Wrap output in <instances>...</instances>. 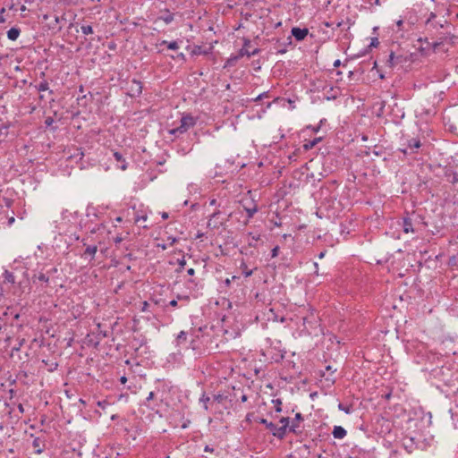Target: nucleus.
Masks as SVG:
<instances>
[{"instance_id":"nucleus-1","label":"nucleus","mask_w":458,"mask_h":458,"mask_svg":"<svg viewBox=\"0 0 458 458\" xmlns=\"http://www.w3.org/2000/svg\"><path fill=\"white\" fill-rule=\"evenodd\" d=\"M196 123V119L191 114H185L181 118L180 125L176 128L169 130V133L178 137L185 133L190 128L193 127Z\"/></svg>"},{"instance_id":"nucleus-2","label":"nucleus","mask_w":458,"mask_h":458,"mask_svg":"<svg viewBox=\"0 0 458 458\" xmlns=\"http://www.w3.org/2000/svg\"><path fill=\"white\" fill-rule=\"evenodd\" d=\"M280 423L282 424L278 429H276V433H275V437L283 439L286 435L287 428L290 429V420L288 417H283L280 420Z\"/></svg>"},{"instance_id":"nucleus-3","label":"nucleus","mask_w":458,"mask_h":458,"mask_svg":"<svg viewBox=\"0 0 458 458\" xmlns=\"http://www.w3.org/2000/svg\"><path fill=\"white\" fill-rule=\"evenodd\" d=\"M66 21L65 13L61 16L55 15L54 17V21L48 24L49 29L57 30L58 31L62 30L63 26Z\"/></svg>"},{"instance_id":"nucleus-4","label":"nucleus","mask_w":458,"mask_h":458,"mask_svg":"<svg viewBox=\"0 0 458 458\" xmlns=\"http://www.w3.org/2000/svg\"><path fill=\"white\" fill-rule=\"evenodd\" d=\"M142 92V85L141 82L137 80H132L130 87V96L137 97L140 96Z\"/></svg>"},{"instance_id":"nucleus-5","label":"nucleus","mask_w":458,"mask_h":458,"mask_svg":"<svg viewBox=\"0 0 458 458\" xmlns=\"http://www.w3.org/2000/svg\"><path fill=\"white\" fill-rule=\"evenodd\" d=\"M291 32L297 41H301L308 35L309 30L306 28L301 29L298 27H293Z\"/></svg>"},{"instance_id":"nucleus-6","label":"nucleus","mask_w":458,"mask_h":458,"mask_svg":"<svg viewBox=\"0 0 458 458\" xmlns=\"http://www.w3.org/2000/svg\"><path fill=\"white\" fill-rule=\"evenodd\" d=\"M332 435L336 439H344L347 435V431L342 426H335Z\"/></svg>"},{"instance_id":"nucleus-7","label":"nucleus","mask_w":458,"mask_h":458,"mask_svg":"<svg viewBox=\"0 0 458 458\" xmlns=\"http://www.w3.org/2000/svg\"><path fill=\"white\" fill-rule=\"evenodd\" d=\"M403 230L405 233L415 232L414 228H413V225H412V220L411 217H409V216L403 217Z\"/></svg>"},{"instance_id":"nucleus-8","label":"nucleus","mask_w":458,"mask_h":458,"mask_svg":"<svg viewBox=\"0 0 458 458\" xmlns=\"http://www.w3.org/2000/svg\"><path fill=\"white\" fill-rule=\"evenodd\" d=\"M260 234H254L252 233H249L246 236V242L250 247H257V242L259 241Z\"/></svg>"},{"instance_id":"nucleus-9","label":"nucleus","mask_w":458,"mask_h":458,"mask_svg":"<svg viewBox=\"0 0 458 458\" xmlns=\"http://www.w3.org/2000/svg\"><path fill=\"white\" fill-rule=\"evenodd\" d=\"M303 420V418L301 413H297L295 418L293 420L292 424L290 426L291 432H297V428L300 427V422Z\"/></svg>"},{"instance_id":"nucleus-10","label":"nucleus","mask_w":458,"mask_h":458,"mask_svg":"<svg viewBox=\"0 0 458 458\" xmlns=\"http://www.w3.org/2000/svg\"><path fill=\"white\" fill-rule=\"evenodd\" d=\"M259 53V49H254L253 51H249L245 47H242V48L239 51V55L235 56L233 59L237 60L239 57H242L244 55H247L248 57H250L252 55H255Z\"/></svg>"},{"instance_id":"nucleus-11","label":"nucleus","mask_w":458,"mask_h":458,"mask_svg":"<svg viewBox=\"0 0 458 458\" xmlns=\"http://www.w3.org/2000/svg\"><path fill=\"white\" fill-rule=\"evenodd\" d=\"M114 159L121 163V165H119V168L123 171L126 170L127 169V163L125 161V159L123 158V155L117 151L114 152Z\"/></svg>"},{"instance_id":"nucleus-12","label":"nucleus","mask_w":458,"mask_h":458,"mask_svg":"<svg viewBox=\"0 0 458 458\" xmlns=\"http://www.w3.org/2000/svg\"><path fill=\"white\" fill-rule=\"evenodd\" d=\"M421 142L419 139L412 138L407 141V148L414 152V149L420 148Z\"/></svg>"},{"instance_id":"nucleus-13","label":"nucleus","mask_w":458,"mask_h":458,"mask_svg":"<svg viewBox=\"0 0 458 458\" xmlns=\"http://www.w3.org/2000/svg\"><path fill=\"white\" fill-rule=\"evenodd\" d=\"M413 22L407 21L405 22L403 19H400L396 21V26L398 27V30H409L411 29Z\"/></svg>"},{"instance_id":"nucleus-14","label":"nucleus","mask_w":458,"mask_h":458,"mask_svg":"<svg viewBox=\"0 0 458 458\" xmlns=\"http://www.w3.org/2000/svg\"><path fill=\"white\" fill-rule=\"evenodd\" d=\"M20 33L21 30L19 28L13 27L7 31V38L13 41L16 40L20 36Z\"/></svg>"},{"instance_id":"nucleus-15","label":"nucleus","mask_w":458,"mask_h":458,"mask_svg":"<svg viewBox=\"0 0 458 458\" xmlns=\"http://www.w3.org/2000/svg\"><path fill=\"white\" fill-rule=\"evenodd\" d=\"M160 19L165 23H171L174 19V14L171 13L168 10H166L161 16Z\"/></svg>"},{"instance_id":"nucleus-16","label":"nucleus","mask_w":458,"mask_h":458,"mask_svg":"<svg viewBox=\"0 0 458 458\" xmlns=\"http://www.w3.org/2000/svg\"><path fill=\"white\" fill-rule=\"evenodd\" d=\"M260 423L265 425L267 428H268L273 436H275V433H276V429H278L279 427L276 426L274 423L267 421L266 419H261Z\"/></svg>"},{"instance_id":"nucleus-17","label":"nucleus","mask_w":458,"mask_h":458,"mask_svg":"<svg viewBox=\"0 0 458 458\" xmlns=\"http://www.w3.org/2000/svg\"><path fill=\"white\" fill-rule=\"evenodd\" d=\"M187 341V333L185 331H181L175 340L176 345L180 346L184 344Z\"/></svg>"},{"instance_id":"nucleus-18","label":"nucleus","mask_w":458,"mask_h":458,"mask_svg":"<svg viewBox=\"0 0 458 458\" xmlns=\"http://www.w3.org/2000/svg\"><path fill=\"white\" fill-rule=\"evenodd\" d=\"M445 176L452 183H455L458 181L456 174L454 173L451 169H446L445 171Z\"/></svg>"},{"instance_id":"nucleus-19","label":"nucleus","mask_w":458,"mask_h":458,"mask_svg":"<svg viewBox=\"0 0 458 458\" xmlns=\"http://www.w3.org/2000/svg\"><path fill=\"white\" fill-rule=\"evenodd\" d=\"M177 242V238L169 236L167 237L166 243L158 244V247H160L162 250H166L167 246H173Z\"/></svg>"},{"instance_id":"nucleus-20","label":"nucleus","mask_w":458,"mask_h":458,"mask_svg":"<svg viewBox=\"0 0 458 458\" xmlns=\"http://www.w3.org/2000/svg\"><path fill=\"white\" fill-rule=\"evenodd\" d=\"M98 250V247L96 245L88 246L84 251V256H90L93 258Z\"/></svg>"},{"instance_id":"nucleus-21","label":"nucleus","mask_w":458,"mask_h":458,"mask_svg":"<svg viewBox=\"0 0 458 458\" xmlns=\"http://www.w3.org/2000/svg\"><path fill=\"white\" fill-rule=\"evenodd\" d=\"M36 281L47 284L49 281V277L43 273H39L38 275H35L33 276V282L35 283Z\"/></svg>"},{"instance_id":"nucleus-22","label":"nucleus","mask_w":458,"mask_h":458,"mask_svg":"<svg viewBox=\"0 0 458 458\" xmlns=\"http://www.w3.org/2000/svg\"><path fill=\"white\" fill-rule=\"evenodd\" d=\"M245 211L248 214V218H251L258 212V206L253 204L251 207L244 208Z\"/></svg>"},{"instance_id":"nucleus-23","label":"nucleus","mask_w":458,"mask_h":458,"mask_svg":"<svg viewBox=\"0 0 458 458\" xmlns=\"http://www.w3.org/2000/svg\"><path fill=\"white\" fill-rule=\"evenodd\" d=\"M4 278L5 282H8L10 284L15 283V277L13 275V273L9 272L8 270H5L4 273Z\"/></svg>"},{"instance_id":"nucleus-24","label":"nucleus","mask_w":458,"mask_h":458,"mask_svg":"<svg viewBox=\"0 0 458 458\" xmlns=\"http://www.w3.org/2000/svg\"><path fill=\"white\" fill-rule=\"evenodd\" d=\"M209 401H210V398L208 396H207L205 394H203L202 396L199 398V403H202L205 411L208 410Z\"/></svg>"},{"instance_id":"nucleus-25","label":"nucleus","mask_w":458,"mask_h":458,"mask_svg":"<svg viewBox=\"0 0 458 458\" xmlns=\"http://www.w3.org/2000/svg\"><path fill=\"white\" fill-rule=\"evenodd\" d=\"M36 88L39 92L47 91L49 89V85L47 81H43L38 85H37Z\"/></svg>"},{"instance_id":"nucleus-26","label":"nucleus","mask_w":458,"mask_h":458,"mask_svg":"<svg viewBox=\"0 0 458 458\" xmlns=\"http://www.w3.org/2000/svg\"><path fill=\"white\" fill-rule=\"evenodd\" d=\"M227 399V396L223 394H217L213 396V402L223 403Z\"/></svg>"},{"instance_id":"nucleus-27","label":"nucleus","mask_w":458,"mask_h":458,"mask_svg":"<svg viewBox=\"0 0 458 458\" xmlns=\"http://www.w3.org/2000/svg\"><path fill=\"white\" fill-rule=\"evenodd\" d=\"M32 445L34 448L37 449V453L38 454H40L42 453V448H41V440L38 438V437H36L34 440H33V443H32Z\"/></svg>"},{"instance_id":"nucleus-28","label":"nucleus","mask_w":458,"mask_h":458,"mask_svg":"<svg viewBox=\"0 0 458 458\" xmlns=\"http://www.w3.org/2000/svg\"><path fill=\"white\" fill-rule=\"evenodd\" d=\"M219 214H220V212H219V211H216V212H214V213L211 215V216H210V218H209V220H208V226H211V225H213V227H216V226H217L216 223L215 222V218H216Z\"/></svg>"},{"instance_id":"nucleus-29","label":"nucleus","mask_w":458,"mask_h":458,"mask_svg":"<svg viewBox=\"0 0 458 458\" xmlns=\"http://www.w3.org/2000/svg\"><path fill=\"white\" fill-rule=\"evenodd\" d=\"M81 32L85 35L92 34L93 29L90 25H82L81 27Z\"/></svg>"},{"instance_id":"nucleus-30","label":"nucleus","mask_w":458,"mask_h":458,"mask_svg":"<svg viewBox=\"0 0 458 458\" xmlns=\"http://www.w3.org/2000/svg\"><path fill=\"white\" fill-rule=\"evenodd\" d=\"M403 445L406 449L412 448L413 445V438L412 437H404L403 438Z\"/></svg>"},{"instance_id":"nucleus-31","label":"nucleus","mask_w":458,"mask_h":458,"mask_svg":"<svg viewBox=\"0 0 458 458\" xmlns=\"http://www.w3.org/2000/svg\"><path fill=\"white\" fill-rule=\"evenodd\" d=\"M338 409L344 411L346 414H350L352 412L351 406H346L341 403L338 404Z\"/></svg>"},{"instance_id":"nucleus-32","label":"nucleus","mask_w":458,"mask_h":458,"mask_svg":"<svg viewBox=\"0 0 458 458\" xmlns=\"http://www.w3.org/2000/svg\"><path fill=\"white\" fill-rule=\"evenodd\" d=\"M397 59H398V57H396L394 55V52H391V54L389 55V60H388V62L390 63V65L394 66L397 64Z\"/></svg>"},{"instance_id":"nucleus-33","label":"nucleus","mask_w":458,"mask_h":458,"mask_svg":"<svg viewBox=\"0 0 458 458\" xmlns=\"http://www.w3.org/2000/svg\"><path fill=\"white\" fill-rule=\"evenodd\" d=\"M318 141H320V138H318V139H315V140L310 141L309 143L305 144L304 147L306 149H310V148H313Z\"/></svg>"},{"instance_id":"nucleus-34","label":"nucleus","mask_w":458,"mask_h":458,"mask_svg":"<svg viewBox=\"0 0 458 458\" xmlns=\"http://www.w3.org/2000/svg\"><path fill=\"white\" fill-rule=\"evenodd\" d=\"M167 48L171 50H177L179 48V44L177 41L169 42Z\"/></svg>"},{"instance_id":"nucleus-35","label":"nucleus","mask_w":458,"mask_h":458,"mask_svg":"<svg viewBox=\"0 0 458 458\" xmlns=\"http://www.w3.org/2000/svg\"><path fill=\"white\" fill-rule=\"evenodd\" d=\"M273 403L276 405V412H280L282 411V408H281L282 402H281V400L280 399L273 400Z\"/></svg>"},{"instance_id":"nucleus-36","label":"nucleus","mask_w":458,"mask_h":458,"mask_svg":"<svg viewBox=\"0 0 458 458\" xmlns=\"http://www.w3.org/2000/svg\"><path fill=\"white\" fill-rule=\"evenodd\" d=\"M142 306H141V311L142 312H148V311H151L149 310V303L148 301H143L142 303Z\"/></svg>"},{"instance_id":"nucleus-37","label":"nucleus","mask_w":458,"mask_h":458,"mask_svg":"<svg viewBox=\"0 0 458 458\" xmlns=\"http://www.w3.org/2000/svg\"><path fill=\"white\" fill-rule=\"evenodd\" d=\"M267 97H268V92H263V93L259 94L257 98H253V101L257 102V101L262 100L264 98H267Z\"/></svg>"},{"instance_id":"nucleus-38","label":"nucleus","mask_w":458,"mask_h":458,"mask_svg":"<svg viewBox=\"0 0 458 458\" xmlns=\"http://www.w3.org/2000/svg\"><path fill=\"white\" fill-rule=\"evenodd\" d=\"M242 267H244V270H243V275L245 277H249L252 275L253 271L252 270H249L247 269L246 267V265L245 264H242Z\"/></svg>"},{"instance_id":"nucleus-39","label":"nucleus","mask_w":458,"mask_h":458,"mask_svg":"<svg viewBox=\"0 0 458 458\" xmlns=\"http://www.w3.org/2000/svg\"><path fill=\"white\" fill-rule=\"evenodd\" d=\"M278 251H279L278 246H276L275 248H273L271 250V257L276 258L278 255Z\"/></svg>"},{"instance_id":"nucleus-40","label":"nucleus","mask_w":458,"mask_h":458,"mask_svg":"<svg viewBox=\"0 0 458 458\" xmlns=\"http://www.w3.org/2000/svg\"><path fill=\"white\" fill-rule=\"evenodd\" d=\"M98 406L102 408V409H106V407L108 405V403L106 402V401H98L97 403Z\"/></svg>"},{"instance_id":"nucleus-41","label":"nucleus","mask_w":458,"mask_h":458,"mask_svg":"<svg viewBox=\"0 0 458 458\" xmlns=\"http://www.w3.org/2000/svg\"><path fill=\"white\" fill-rule=\"evenodd\" d=\"M155 396V393L154 392H150L148 395V397L146 398V403H148L150 400H152ZM147 406H149V404L148 403H145Z\"/></svg>"},{"instance_id":"nucleus-42","label":"nucleus","mask_w":458,"mask_h":458,"mask_svg":"<svg viewBox=\"0 0 458 458\" xmlns=\"http://www.w3.org/2000/svg\"><path fill=\"white\" fill-rule=\"evenodd\" d=\"M147 220V216L143 215V216H139L135 218V223H140V221H146Z\"/></svg>"},{"instance_id":"nucleus-43","label":"nucleus","mask_w":458,"mask_h":458,"mask_svg":"<svg viewBox=\"0 0 458 458\" xmlns=\"http://www.w3.org/2000/svg\"><path fill=\"white\" fill-rule=\"evenodd\" d=\"M178 265L180 267V268H183L184 266L186 265V260L184 258L181 259H178Z\"/></svg>"},{"instance_id":"nucleus-44","label":"nucleus","mask_w":458,"mask_h":458,"mask_svg":"<svg viewBox=\"0 0 458 458\" xmlns=\"http://www.w3.org/2000/svg\"><path fill=\"white\" fill-rule=\"evenodd\" d=\"M4 12H5L4 8H2L1 11H0V22L1 23L5 22V19H4V15H3Z\"/></svg>"},{"instance_id":"nucleus-45","label":"nucleus","mask_w":458,"mask_h":458,"mask_svg":"<svg viewBox=\"0 0 458 458\" xmlns=\"http://www.w3.org/2000/svg\"><path fill=\"white\" fill-rule=\"evenodd\" d=\"M114 241L116 244H118V243L122 242L123 238L121 236H116Z\"/></svg>"},{"instance_id":"nucleus-46","label":"nucleus","mask_w":458,"mask_h":458,"mask_svg":"<svg viewBox=\"0 0 458 458\" xmlns=\"http://www.w3.org/2000/svg\"><path fill=\"white\" fill-rule=\"evenodd\" d=\"M45 123L47 125H51L53 123V119L51 117H47Z\"/></svg>"},{"instance_id":"nucleus-47","label":"nucleus","mask_w":458,"mask_h":458,"mask_svg":"<svg viewBox=\"0 0 458 458\" xmlns=\"http://www.w3.org/2000/svg\"><path fill=\"white\" fill-rule=\"evenodd\" d=\"M187 274H188L189 276H193V275L195 274V270H194L193 268H189V269L187 270Z\"/></svg>"},{"instance_id":"nucleus-48","label":"nucleus","mask_w":458,"mask_h":458,"mask_svg":"<svg viewBox=\"0 0 458 458\" xmlns=\"http://www.w3.org/2000/svg\"><path fill=\"white\" fill-rule=\"evenodd\" d=\"M169 305L172 306V307H176L177 306V301L175 300H172L170 302H169Z\"/></svg>"},{"instance_id":"nucleus-49","label":"nucleus","mask_w":458,"mask_h":458,"mask_svg":"<svg viewBox=\"0 0 458 458\" xmlns=\"http://www.w3.org/2000/svg\"><path fill=\"white\" fill-rule=\"evenodd\" d=\"M120 382L122 384H125L127 382V377L125 376L121 377Z\"/></svg>"},{"instance_id":"nucleus-50","label":"nucleus","mask_w":458,"mask_h":458,"mask_svg":"<svg viewBox=\"0 0 458 458\" xmlns=\"http://www.w3.org/2000/svg\"><path fill=\"white\" fill-rule=\"evenodd\" d=\"M341 65V61L338 59V60H335L334 62V67H338Z\"/></svg>"},{"instance_id":"nucleus-51","label":"nucleus","mask_w":458,"mask_h":458,"mask_svg":"<svg viewBox=\"0 0 458 458\" xmlns=\"http://www.w3.org/2000/svg\"><path fill=\"white\" fill-rule=\"evenodd\" d=\"M14 220H15V219H14V217H13V216L10 217V218L8 219V225H13V223L14 222Z\"/></svg>"},{"instance_id":"nucleus-52","label":"nucleus","mask_w":458,"mask_h":458,"mask_svg":"<svg viewBox=\"0 0 458 458\" xmlns=\"http://www.w3.org/2000/svg\"><path fill=\"white\" fill-rule=\"evenodd\" d=\"M18 410H19V411H20V412H21V413H22V412H24V408H23L22 404H19V405H18Z\"/></svg>"},{"instance_id":"nucleus-53","label":"nucleus","mask_w":458,"mask_h":458,"mask_svg":"<svg viewBox=\"0 0 458 458\" xmlns=\"http://www.w3.org/2000/svg\"><path fill=\"white\" fill-rule=\"evenodd\" d=\"M168 43H169V42H168V41H166V40H162V41L160 42V44H159V45H160V46H166V47H167V46H168Z\"/></svg>"},{"instance_id":"nucleus-54","label":"nucleus","mask_w":458,"mask_h":458,"mask_svg":"<svg viewBox=\"0 0 458 458\" xmlns=\"http://www.w3.org/2000/svg\"><path fill=\"white\" fill-rule=\"evenodd\" d=\"M50 15L49 14H43L42 18L44 21H47L49 19Z\"/></svg>"},{"instance_id":"nucleus-55","label":"nucleus","mask_w":458,"mask_h":458,"mask_svg":"<svg viewBox=\"0 0 458 458\" xmlns=\"http://www.w3.org/2000/svg\"><path fill=\"white\" fill-rule=\"evenodd\" d=\"M250 42V41L249 39H245L243 47H245L247 48V47H249Z\"/></svg>"},{"instance_id":"nucleus-56","label":"nucleus","mask_w":458,"mask_h":458,"mask_svg":"<svg viewBox=\"0 0 458 458\" xmlns=\"http://www.w3.org/2000/svg\"><path fill=\"white\" fill-rule=\"evenodd\" d=\"M209 204H210L211 206H215V205L216 204V199H211V200H210V202H209Z\"/></svg>"},{"instance_id":"nucleus-57","label":"nucleus","mask_w":458,"mask_h":458,"mask_svg":"<svg viewBox=\"0 0 458 458\" xmlns=\"http://www.w3.org/2000/svg\"><path fill=\"white\" fill-rule=\"evenodd\" d=\"M213 448H210L208 445H206L205 452H212Z\"/></svg>"},{"instance_id":"nucleus-58","label":"nucleus","mask_w":458,"mask_h":458,"mask_svg":"<svg viewBox=\"0 0 458 458\" xmlns=\"http://www.w3.org/2000/svg\"><path fill=\"white\" fill-rule=\"evenodd\" d=\"M162 218H163V219H166V218H168V214H167V213H165V212H164V213L162 214Z\"/></svg>"},{"instance_id":"nucleus-59","label":"nucleus","mask_w":458,"mask_h":458,"mask_svg":"<svg viewBox=\"0 0 458 458\" xmlns=\"http://www.w3.org/2000/svg\"><path fill=\"white\" fill-rule=\"evenodd\" d=\"M241 400H242V402H246V401H247V395H246V394H243V395L241 397Z\"/></svg>"},{"instance_id":"nucleus-60","label":"nucleus","mask_w":458,"mask_h":458,"mask_svg":"<svg viewBox=\"0 0 458 458\" xmlns=\"http://www.w3.org/2000/svg\"><path fill=\"white\" fill-rule=\"evenodd\" d=\"M184 56H185V55H184V54H183V53H180V54L177 55V57H178V58H181V59H184Z\"/></svg>"},{"instance_id":"nucleus-61","label":"nucleus","mask_w":458,"mask_h":458,"mask_svg":"<svg viewBox=\"0 0 458 458\" xmlns=\"http://www.w3.org/2000/svg\"><path fill=\"white\" fill-rule=\"evenodd\" d=\"M225 284L227 286H228V285H230V284H231V279H229V278L225 279Z\"/></svg>"},{"instance_id":"nucleus-62","label":"nucleus","mask_w":458,"mask_h":458,"mask_svg":"<svg viewBox=\"0 0 458 458\" xmlns=\"http://www.w3.org/2000/svg\"><path fill=\"white\" fill-rule=\"evenodd\" d=\"M325 256V251H322L318 254V259H323Z\"/></svg>"},{"instance_id":"nucleus-63","label":"nucleus","mask_w":458,"mask_h":458,"mask_svg":"<svg viewBox=\"0 0 458 458\" xmlns=\"http://www.w3.org/2000/svg\"><path fill=\"white\" fill-rule=\"evenodd\" d=\"M20 11L21 12H25L26 11V6L25 5H21V8H20Z\"/></svg>"},{"instance_id":"nucleus-64","label":"nucleus","mask_w":458,"mask_h":458,"mask_svg":"<svg viewBox=\"0 0 458 458\" xmlns=\"http://www.w3.org/2000/svg\"><path fill=\"white\" fill-rule=\"evenodd\" d=\"M377 43H378L377 39V38H375V39L371 42V45H372V46H376V44H377Z\"/></svg>"}]
</instances>
